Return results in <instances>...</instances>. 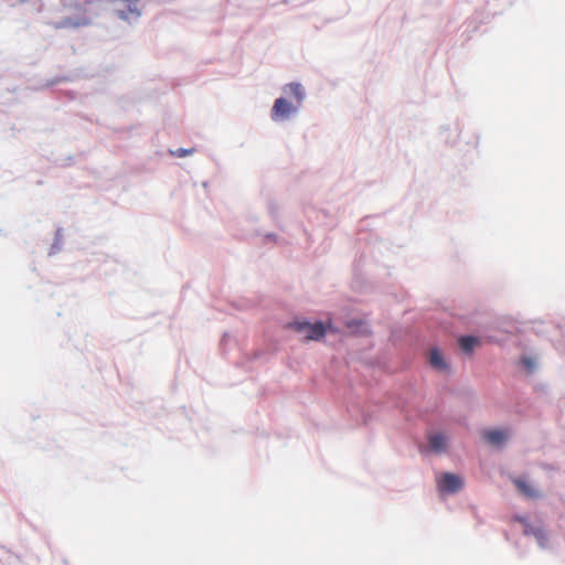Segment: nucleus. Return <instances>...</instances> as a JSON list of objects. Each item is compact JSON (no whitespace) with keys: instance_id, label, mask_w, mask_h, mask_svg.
<instances>
[{"instance_id":"1","label":"nucleus","mask_w":565,"mask_h":565,"mask_svg":"<svg viewBox=\"0 0 565 565\" xmlns=\"http://www.w3.org/2000/svg\"><path fill=\"white\" fill-rule=\"evenodd\" d=\"M65 17L55 28H79L90 24L100 13L102 6L97 1L78 2L68 0L64 3Z\"/></svg>"},{"instance_id":"2","label":"nucleus","mask_w":565,"mask_h":565,"mask_svg":"<svg viewBox=\"0 0 565 565\" xmlns=\"http://www.w3.org/2000/svg\"><path fill=\"white\" fill-rule=\"evenodd\" d=\"M115 14L124 21H136L141 17L140 0H109Z\"/></svg>"},{"instance_id":"3","label":"nucleus","mask_w":565,"mask_h":565,"mask_svg":"<svg viewBox=\"0 0 565 565\" xmlns=\"http://www.w3.org/2000/svg\"><path fill=\"white\" fill-rule=\"evenodd\" d=\"M297 332L305 333L306 340H320L326 335V327L322 322L309 323L307 321H296L290 324Z\"/></svg>"},{"instance_id":"4","label":"nucleus","mask_w":565,"mask_h":565,"mask_svg":"<svg viewBox=\"0 0 565 565\" xmlns=\"http://www.w3.org/2000/svg\"><path fill=\"white\" fill-rule=\"evenodd\" d=\"M437 486L440 492L456 493L462 488L463 481L455 473L445 472L437 479Z\"/></svg>"},{"instance_id":"5","label":"nucleus","mask_w":565,"mask_h":565,"mask_svg":"<svg viewBox=\"0 0 565 565\" xmlns=\"http://www.w3.org/2000/svg\"><path fill=\"white\" fill-rule=\"evenodd\" d=\"M297 106L298 105L294 106L282 97L277 98L271 109L273 120H281L288 118L292 113L297 110Z\"/></svg>"},{"instance_id":"6","label":"nucleus","mask_w":565,"mask_h":565,"mask_svg":"<svg viewBox=\"0 0 565 565\" xmlns=\"http://www.w3.org/2000/svg\"><path fill=\"white\" fill-rule=\"evenodd\" d=\"M483 438L491 445L500 446L509 437V431L505 429H488L482 434Z\"/></svg>"},{"instance_id":"7","label":"nucleus","mask_w":565,"mask_h":565,"mask_svg":"<svg viewBox=\"0 0 565 565\" xmlns=\"http://www.w3.org/2000/svg\"><path fill=\"white\" fill-rule=\"evenodd\" d=\"M514 484L516 486L518 490L522 495L529 499H536L540 497V492L530 484L526 480L522 478H515L513 480Z\"/></svg>"},{"instance_id":"8","label":"nucleus","mask_w":565,"mask_h":565,"mask_svg":"<svg viewBox=\"0 0 565 565\" xmlns=\"http://www.w3.org/2000/svg\"><path fill=\"white\" fill-rule=\"evenodd\" d=\"M285 93L294 97L297 105H300L303 100L305 93L302 86L298 83H290L284 88Z\"/></svg>"},{"instance_id":"9","label":"nucleus","mask_w":565,"mask_h":565,"mask_svg":"<svg viewBox=\"0 0 565 565\" xmlns=\"http://www.w3.org/2000/svg\"><path fill=\"white\" fill-rule=\"evenodd\" d=\"M429 362L433 367L439 371L447 370V364L444 361L441 353L437 349H431L429 353Z\"/></svg>"},{"instance_id":"10","label":"nucleus","mask_w":565,"mask_h":565,"mask_svg":"<svg viewBox=\"0 0 565 565\" xmlns=\"http://www.w3.org/2000/svg\"><path fill=\"white\" fill-rule=\"evenodd\" d=\"M429 446L437 452L444 451L447 447L446 437L441 434H433L429 437Z\"/></svg>"},{"instance_id":"11","label":"nucleus","mask_w":565,"mask_h":565,"mask_svg":"<svg viewBox=\"0 0 565 565\" xmlns=\"http://www.w3.org/2000/svg\"><path fill=\"white\" fill-rule=\"evenodd\" d=\"M479 343V340L476 337L466 335L459 339V345L461 350L466 353H470L475 347Z\"/></svg>"},{"instance_id":"12","label":"nucleus","mask_w":565,"mask_h":565,"mask_svg":"<svg viewBox=\"0 0 565 565\" xmlns=\"http://www.w3.org/2000/svg\"><path fill=\"white\" fill-rule=\"evenodd\" d=\"M193 153V149H177L175 151H172V154L179 157V158H183L188 154H192Z\"/></svg>"},{"instance_id":"13","label":"nucleus","mask_w":565,"mask_h":565,"mask_svg":"<svg viewBox=\"0 0 565 565\" xmlns=\"http://www.w3.org/2000/svg\"><path fill=\"white\" fill-rule=\"evenodd\" d=\"M522 363L524 364L525 367H527L529 370H532L534 367V363L532 361L531 358H523L522 359Z\"/></svg>"}]
</instances>
